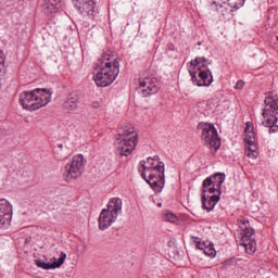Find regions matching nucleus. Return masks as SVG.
I'll return each mask as SVG.
<instances>
[{
	"label": "nucleus",
	"mask_w": 278,
	"mask_h": 278,
	"mask_svg": "<svg viewBox=\"0 0 278 278\" xmlns=\"http://www.w3.org/2000/svg\"><path fill=\"white\" fill-rule=\"evenodd\" d=\"M60 3H62V0H43L41 3L42 12L45 14H55Z\"/></svg>",
	"instance_id": "obj_18"
},
{
	"label": "nucleus",
	"mask_w": 278,
	"mask_h": 278,
	"mask_svg": "<svg viewBox=\"0 0 278 278\" xmlns=\"http://www.w3.org/2000/svg\"><path fill=\"white\" fill-rule=\"evenodd\" d=\"M51 102V91L47 89H35L33 91H24L20 94V103L24 110L34 112L45 108Z\"/></svg>",
	"instance_id": "obj_2"
},
{
	"label": "nucleus",
	"mask_w": 278,
	"mask_h": 278,
	"mask_svg": "<svg viewBox=\"0 0 278 278\" xmlns=\"http://www.w3.org/2000/svg\"><path fill=\"white\" fill-rule=\"evenodd\" d=\"M225 174L223 173H216L212 175L213 178V186L217 188L218 194H220V190H223V184H225Z\"/></svg>",
	"instance_id": "obj_20"
},
{
	"label": "nucleus",
	"mask_w": 278,
	"mask_h": 278,
	"mask_svg": "<svg viewBox=\"0 0 278 278\" xmlns=\"http://www.w3.org/2000/svg\"><path fill=\"white\" fill-rule=\"evenodd\" d=\"M2 68H5V59H3V56H0V71Z\"/></svg>",
	"instance_id": "obj_30"
},
{
	"label": "nucleus",
	"mask_w": 278,
	"mask_h": 278,
	"mask_svg": "<svg viewBox=\"0 0 278 278\" xmlns=\"http://www.w3.org/2000/svg\"><path fill=\"white\" fill-rule=\"evenodd\" d=\"M105 210L118 217V214L123 212V200H121V198H112L108 203V208Z\"/></svg>",
	"instance_id": "obj_17"
},
{
	"label": "nucleus",
	"mask_w": 278,
	"mask_h": 278,
	"mask_svg": "<svg viewBox=\"0 0 278 278\" xmlns=\"http://www.w3.org/2000/svg\"><path fill=\"white\" fill-rule=\"evenodd\" d=\"M164 220L167 223H177V216L172 212H166L163 216Z\"/></svg>",
	"instance_id": "obj_25"
},
{
	"label": "nucleus",
	"mask_w": 278,
	"mask_h": 278,
	"mask_svg": "<svg viewBox=\"0 0 278 278\" xmlns=\"http://www.w3.org/2000/svg\"><path fill=\"white\" fill-rule=\"evenodd\" d=\"M92 105H93V108L97 109V108H99V102H93Z\"/></svg>",
	"instance_id": "obj_31"
},
{
	"label": "nucleus",
	"mask_w": 278,
	"mask_h": 278,
	"mask_svg": "<svg viewBox=\"0 0 278 278\" xmlns=\"http://www.w3.org/2000/svg\"><path fill=\"white\" fill-rule=\"evenodd\" d=\"M235 88H236V90H242V88H244V81L238 80Z\"/></svg>",
	"instance_id": "obj_27"
},
{
	"label": "nucleus",
	"mask_w": 278,
	"mask_h": 278,
	"mask_svg": "<svg viewBox=\"0 0 278 278\" xmlns=\"http://www.w3.org/2000/svg\"><path fill=\"white\" fill-rule=\"evenodd\" d=\"M75 8L83 14V16H89L92 18L94 16V8H97V3L94 0H72Z\"/></svg>",
	"instance_id": "obj_11"
},
{
	"label": "nucleus",
	"mask_w": 278,
	"mask_h": 278,
	"mask_svg": "<svg viewBox=\"0 0 278 278\" xmlns=\"http://www.w3.org/2000/svg\"><path fill=\"white\" fill-rule=\"evenodd\" d=\"M211 8H215L219 14L225 16V14H229V12L233 11V8H242L240 4H236V2L227 1V0H215L212 2Z\"/></svg>",
	"instance_id": "obj_12"
},
{
	"label": "nucleus",
	"mask_w": 278,
	"mask_h": 278,
	"mask_svg": "<svg viewBox=\"0 0 278 278\" xmlns=\"http://www.w3.org/2000/svg\"><path fill=\"white\" fill-rule=\"evenodd\" d=\"M140 166L142 167L143 172L141 174L142 179L151 186L152 190L154 192H162L164 190V186L166 184L165 177H164V163L157 162L155 166H147V162L141 161ZM149 175V179H147V174Z\"/></svg>",
	"instance_id": "obj_4"
},
{
	"label": "nucleus",
	"mask_w": 278,
	"mask_h": 278,
	"mask_svg": "<svg viewBox=\"0 0 278 278\" xmlns=\"http://www.w3.org/2000/svg\"><path fill=\"white\" fill-rule=\"evenodd\" d=\"M116 215H113V213L109 212L108 210L103 208L99 216V227L102 231L104 229H108V227L112 226V223H116Z\"/></svg>",
	"instance_id": "obj_13"
},
{
	"label": "nucleus",
	"mask_w": 278,
	"mask_h": 278,
	"mask_svg": "<svg viewBox=\"0 0 278 278\" xmlns=\"http://www.w3.org/2000/svg\"><path fill=\"white\" fill-rule=\"evenodd\" d=\"M157 162H160L159 155H155L154 157H148V166H157Z\"/></svg>",
	"instance_id": "obj_26"
},
{
	"label": "nucleus",
	"mask_w": 278,
	"mask_h": 278,
	"mask_svg": "<svg viewBox=\"0 0 278 278\" xmlns=\"http://www.w3.org/2000/svg\"><path fill=\"white\" fill-rule=\"evenodd\" d=\"M212 64V61L207 60L205 56H198L195 60L191 61V66L197 68L198 66V77L197 72L190 71L191 81L195 84V86H212V81H214V76H212V72L207 68V65Z\"/></svg>",
	"instance_id": "obj_6"
},
{
	"label": "nucleus",
	"mask_w": 278,
	"mask_h": 278,
	"mask_svg": "<svg viewBox=\"0 0 278 278\" xmlns=\"http://www.w3.org/2000/svg\"><path fill=\"white\" fill-rule=\"evenodd\" d=\"M79 103V98H70L66 102H65V108L67 110H77V104Z\"/></svg>",
	"instance_id": "obj_22"
},
{
	"label": "nucleus",
	"mask_w": 278,
	"mask_h": 278,
	"mask_svg": "<svg viewBox=\"0 0 278 278\" xmlns=\"http://www.w3.org/2000/svg\"><path fill=\"white\" fill-rule=\"evenodd\" d=\"M98 68H100V72L93 76V80L99 88H108V86H112L116 80V77H118V73H121L118 59L114 58L110 52H105L99 60Z\"/></svg>",
	"instance_id": "obj_1"
},
{
	"label": "nucleus",
	"mask_w": 278,
	"mask_h": 278,
	"mask_svg": "<svg viewBox=\"0 0 278 278\" xmlns=\"http://www.w3.org/2000/svg\"><path fill=\"white\" fill-rule=\"evenodd\" d=\"M64 262H66V253L61 252V255L58 260V262L54 263H45L41 260H35V264L36 266H38V268H42L43 270H51V269H55V268H60V266H62V264H64Z\"/></svg>",
	"instance_id": "obj_15"
},
{
	"label": "nucleus",
	"mask_w": 278,
	"mask_h": 278,
	"mask_svg": "<svg viewBox=\"0 0 278 278\" xmlns=\"http://www.w3.org/2000/svg\"><path fill=\"white\" fill-rule=\"evenodd\" d=\"M197 247L200 249V251H203L204 255H207L208 257L216 256V250L214 249V245L206 247L205 243L199 242Z\"/></svg>",
	"instance_id": "obj_21"
},
{
	"label": "nucleus",
	"mask_w": 278,
	"mask_h": 278,
	"mask_svg": "<svg viewBox=\"0 0 278 278\" xmlns=\"http://www.w3.org/2000/svg\"><path fill=\"white\" fill-rule=\"evenodd\" d=\"M245 134V155L250 160H257L260 152H257V144L255 143V127L253 123L248 122L244 128Z\"/></svg>",
	"instance_id": "obj_8"
},
{
	"label": "nucleus",
	"mask_w": 278,
	"mask_h": 278,
	"mask_svg": "<svg viewBox=\"0 0 278 278\" xmlns=\"http://www.w3.org/2000/svg\"><path fill=\"white\" fill-rule=\"evenodd\" d=\"M202 140L208 149H211L213 155L220 149V137H218V130L212 124H205L202 130Z\"/></svg>",
	"instance_id": "obj_7"
},
{
	"label": "nucleus",
	"mask_w": 278,
	"mask_h": 278,
	"mask_svg": "<svg viewBox=\"0 0 278 278\" xmlns=\"http://www.w3.org/2000/svg\"><path fill=\"white\" fill-rule=\"evenodd\" d=\"M210 186H214V179L212 178V176L207 177L203 181L202 194H207V188H210Z\"/></svg>",
	"instance_id": "obj_23"
},
{
	"label": "nucleus",
	"mask_w": 278,
	"mask_h": 278,
	"mask_svg": "<svg viewBox=\"0 0 278 278\" xmlns=\"http://www.w3.org/2000/svg\"><path fill=\"white\" fill-rule=\"evenodd\" d=\"M227 1H231L232 3H236V5H244V2L247 0H227Z\"/></svg>",
	"instance_id": "obj_29"
},
{
	"label": "nucleus",
	"mask_w": 278,
	"mask_h": 278,
	"mask_svg": "<svg viewBox=\"0 0 278 278\" xmlns=\"http://www.w3.org/2000/svg\"><path fill=\"white\" fill-rule=\"evenodd\" d=\"M219 201H220V193L213 194L208 197V199L205 195V193H202V205H203V208L206 210L207 212H212L216 206V203H218Z\"/></svg>",
	"instance_id": "obj_16"
},
{
	"label": "nucleus",
	"mask_w": 278,
	"mask_h": 278,
	"mask_svg": "<svg viewBox=\"0 0 278 278\" xmlns=\"http://www.w3.org/2000/svg\"><path fill=\"white\" fill-rule=\"evenodd\" d=\"M139 92L142 97H151V94H157L160 87L157 86V79L152 77H146L139 83Z\"/></svg>",
	"instance_id": "obj_10"
},
{
	"label": "nucleus",
	"mask_w": 278,
	"mask_h": 278,
	"mask_svg": "<svg viewBox=\"0 0 278 278\" xmlns=\"http://www.w3.org/2000/svg\"><path fill=\"white\" fill-rule=\"evenodd\" d=\"M118 137L117 151H119V154L125 157L131 155L138 144V132L136 128L131 124L126 125L119 130Z\"/></svg>",
	"instance_id": "obj_5"
},
{
	"label": "nucleus",
	"mask_w": 278,
	"mask_h": 278,
	"mask_svg": "<svg viewBox=\"0 0 278 278\" xmlns=\"http://www.w3.org/2000/svg\"><path fill=\"white\" fill-rule=\"evenodd\" d=\"M240 245L244 247L245 252L249 255H253V253H255V251H257V243L253 240V237H250L249 240H240Z\"/></svg>",
	"instance_id": "obj_19"
},
{
	"label": "nucleus",
	"mask_w": 278,
	"mask_h": 278,
	"mask_svg": "<svg viewBox=\"0 0 278 278\" xmlns=\"http://www.w3.org/2000/svg\"><path fill=\"white\" fill-rule=\"evenodd\" d=\"M5 216H8V210H5V205L0 204V225H5Z\"/></svg>",
	"instance_id": "obj_24"
},
{
	"label": "nucleus",
	"mask_w": 278,
	"mask_h": 278,
	"mask_svg": "<svg viewBox=\"0 0 278 278\" xmlns=\"http://www.w3.org/2000/svg\"><path fill=\"white\" fill-rule=\"evenodd\" d=\"M65 170L67 173V179H77V177H81L84 170V155H75L72 162L65 166Z\"/></svg>",
	"instance_id": "obj_9"
},
{
	"label": "nucleus",
	"mask_w": 278,
	"mask_h": 278,
	"mask_svg": "<svg viewBox=\"0 0 278 278\" xmlns=\"http://www.w3.org/2000/svg\"><path fill=\"white\" fill-rule=\"evenodd\" d=\"M206 192H210V194H214V192H218V187L213 186L206 189Z\"/></svg>",
	"instance_id": "obj_28"
},
{
	"label": "nucleus",
	"mask_w": 278,
	"mask_h": 278,
	"mask_svg": "<svg viewBox=\"0 0 278 278\" xmlns=\"http://www.w3.org/2000/svg\"><path fill=\"white\" fill-rule=\"evenodd\" d=\"M277 40H278V36H277Z\"/></svg>",
	"instance_id": "obj_32"
},
{
	"label": "nucleus",
	"mask_w": 278,
	"mask_h": 278,
	"mask_svg": "<svg viewBox=\"0 0 278 278\" xmlns=\"http://www.w3.org/2000/svg\"><path fill=\"white\" fill-rule=\"evenodd\" d=\"M237 225L241 229L242 240H249V238H253L254 230L247 217H240L237 222Z\"/></svg>",
	"instance_id": "obj_14"
},
{
	"label": "nucleus",
	"mask_w": 278,
	"mask_h": 278,
	"mask_svg": "<svg viewBox=\"0 0 278 278\" xmlns=\"http://www.w3.org/2000/svg\"><path fill=\"white\" fill-rule=\"evenodd\" d=\"M265 108L263 109L262 116L264 121L262 125L269 128V134L278 132V94L269 92L265 98Z\"/></svg>",
	"instance_id": "obj_3"
}]
</instances>
